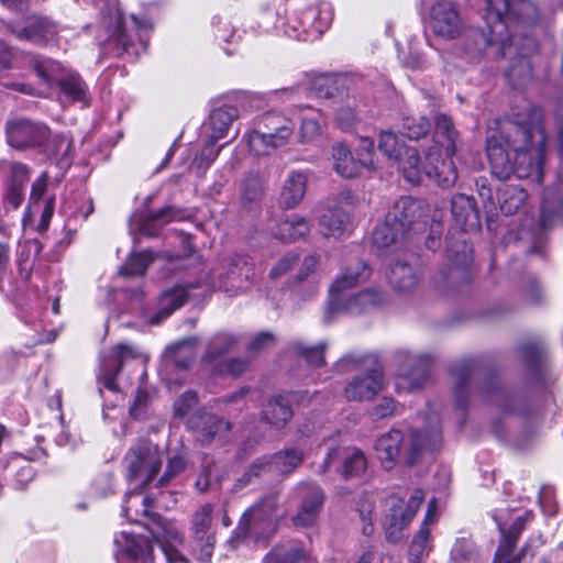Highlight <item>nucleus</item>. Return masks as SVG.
<instances>
[{"instance_id": "nucleus-1", "label": "nucleus", "mask_w": 563, "mask_h": 563, "mask_svg": "<svg viewBox=\"0 0 563 563\" xmlns=\"http://www.w3.org/2000/svg\"><path fill=\"white\" fill-rule=\"evenodd\" d=\"M489 24V36L482 31H473L465 43V52L478 58L487 47L499 46L504 57L527 56L534 51L532 37L523 33L538 18V8L532 0H484Z\"/></svg>"}, {"instance_id": "nucleus-2", "label": "nucleus", "mask_w": 563, "mask_h": 563, "mask_svg": "<svg viewBox=\"0 0 563 563\" xmlns=\"http://www.w3.org/2000/svg\"><path fill=\"white\" fill-rule=\"evenodd\" d=\"M378 150L397 164L409 183L419 184L423 174L443 188H450L456 181L457 174L451 158L453 148H446L443 157L440 144L435 143L430 148L423 165L417 148L407 143H378Z\"/></svg>"}, {"instance_id": "nucleus-3", "label": "nucleus", "mask_w": 563, "mask_h": 563, "mask_svg": "<svg viewBox=\"0 0 563 563\" xmlns=\"http://www.w3.org/2000/svg\"><path fill=\"white\" fill-rule=\"evenodd\" d=\"M440 441L439 418L433 415L428 429L413 428L406 433L391 429L376 440L374 448L382 466L391 470L398 461L407 465L416 464L424 454L437 449Z\"/></svg>"}, {"instance_id": "nucleus-4", "label": "nucleus", "mask_w": 563, "mask_h": 563, "mask_svg": "<svg viewBox=\"0 0 563 563\" xmlns=\"http://www.w3.org/2000/svg\"><path fill=\"white\" fill-rule=\"evenodd\" d=\"M369 275V271L364 263H360L354 268H349L342 274L330 288V300L324 311V320L331 321L332 318L342 311L358 313L371 307L383 302V295L377 290H364L357 295L346 294L345 290L364 282Z\"/></svg>"}, {"instance_id": "nucleus-5", "label": "nucleus", "mask_w": 563, "mask_h": 563, "mask_svg": "<svg viewBox=\"0 0 563 563\" xmlns=\"http://www.w3.org/2000/svg\"><path fill=\"white\" fill-rule=\"evenodd\" d=\"M162 463L163 455L158 446L148 441H140L125 454L126 478L136 487H144L155 477Z\"/></svg>"}, {"instance_id": "nucleus-6", "label": "nucleus", "mask_w": 563, "mask_h": 563, "mask_svg": "<svg viewBox=\"0 0 563 563\" xmlns=\"http://www.w3.org/2000/svg\"><path fill=\"white\" fill-rule=\"evenodd\" d=\"M423 492L415 489L408 501L393 496L388 499V514L384 522L385 537L388 542L397 543L404 537V530L411 522L421 501Z\"/></svg>"}, {"instance_id": "nucleus-7", "label": "nucleus", "mask_w": 563, "mask_h": 563, "mask_svg": "<svg viewBox=\"0 0 563 563\" xmlns=\"http://www.w3.org/2000/svg\"><path fill=\"white\" fill-rule=\"evenodd\" d=\"M254 276V268L249 257L236 255L223 261L212 276V285L230 295L247 287Z\"/></svg>"}, {"instance_id": "nucleus-8", "label": "nucleus", "mask_w": 563, "mask_h": 563, "mask_svg": "<svg viewBox=\"0 0 563 563\" xmlns=\"http://www.w3.org/2000/svg\"><path fill=\"white\" fill-rule=\"evenodd\" d=\"M531 518L532 514L530 511H522L515 515L514 511L509 509L499 510L494 515V520L501 533V542L495 558L497 563H517L518 559H509V555L526 522L530 521Z\"/></svg>"}, {"instance_id": "nucleus-9", "label": "nucleus", "mask_w": 563, "mask_h": 563, "mask_svg": "<svg viewBox=\"0 0 563 563\" xmlns=\"http://www.w3.org/2000/svg\"><path fill=\"white\" fill-rule=\"evenodd\" d=\"M428 26L435 36L443 40L457 37L463 30L457 4L450 0L435 1L429 10Z\"/></svg>"}, {"instance_id": "nucleus-10", "label": "nucleus", "mask_w": 563, "mask_h": 563, "mask_svg": "<svg viewBox=\"0 0 563 563\" xmlns=\"http://www.w3.org/2000/svg\"><path fill=\"white\" fill-rule=\"evenodd\" d=\"M276 512V496H267L244 512L239 529L257 538L266 537L275 528Z\"/></svg>"}, {"instance_id": "nucleus-11", "label": "nucleus", "mask_w": 563, "mask_h": 563, "mask_svg": "<svg viewBox=\"0 0 563 563\" xmlns=\"http://www.w3.org/2000/svg\"><path fill=\"white\" fill-rule=\"evenodd\" d=\"M384 388L382 365L375 358L365 361L364 372L353 377L344 388V396L350 401L372 399Z\"/></svg>"}, {"instance_id": "nucleus-12", "label": "nucleus", "mask_w": 563, "mask_h": 563, "mask_svg": "<svg viewBox=\"0 0 563 563\" xmlns=\"http://www.w3.org/2000/svg\"><path fill=\"white\" fill-rule=\"evenodd\" d=\"M399 374L396 378L398 393L418 390L430 379V361L428 357L402 352L399 354Z\"/></svg>"}, {"instance_id": "nucleus-13", "label": "nucleus", "mask_w": 563, "mask_h": 563, "mask_svg": "<svg viewBox=\"0 0 563 563\" xmlns=\"http://www.w3.org/2000/svg\"><path fill=\"white\" fill-rule=\"evenodd\" d=\"M7 29L18 38L41 46L48 44L57 34L56 25L49 19L38 15L10 21Z\"/></svg>"}, {"instance_id": "nucleus-14", "label": "nucleus", "mask_w": 563, "mask_h": 563, "mask_svg": "<svg viewBox=\"0 0 563 563\" xmlns=\"http://www.w3.org/2000/svg\"><path fill=\"white\" fill-rule=\"evenodd\" d=\"M212 506H200L192 515L190 531L194 538V549L202 563H209L212 556L216 538L211 531Z\"/></svg>"}, {"instance_id": "nucleus-15", "label": "nucleus", "mask_w": 563, "mask_h": 563, "mask_svg": "<svg viewBox=\"0 0 563 563\" xmlns=\"http://www.w3.org/2000/svg\"><path fill=\"white\" fill-rule=\"evenodd\" d=\"M117 563H154L152 544L146 537L121 531L114 537Z\"/></svg>"}, {"instance_id": "nucleus-16", "label": "nucleus", "mask_w": 563, "mask_h": 563, "mask_svg": "<svg viewBox=\"0 0 563 563\" xmlns=\"http://www.w3.org/2000/svg\"><path fill=\"white\" fill-rule=\"evenodd\" d=\"M333 464L345 479L358 478L367 470V459L357 448H347L342 452L336 448L330 449L323 461V471L329 470Z\"/></svg>"}, {"instance_id": "nucleus-17", "label": "nucleus", "mask_w": 563, "mask_h": 563, "mask_svg": "<svg viewBox=\"0 0 563 563\" xmlns=\"http://www.w3.org/2000/svg\"><path fill=\"white\" fill-rule=\"evenodd\" d=\"M302 462V455L295 450L279 452L269 457L258 459L250 470L238 479L239 487H243L251 482L252 476H257L266 471H275L280 474H288Z\"/></svg>"}, {"instance_id": "nucleus-18", "label": "nucleus", "mask_w": 563, "mask_h": 563, "mask_svg": "<svg viewBox=\"0 0 563 563\" xmlns=\"http://www.w3.org/2000/svg\"><path fill=\"white\" fill-rule=\"evenodd\" d=\"M238 118V110L234 107L223 106L214 109L209 119L202 125V133L208 141L229 139L234 141L239 135V129L233 126Z\"/></svg>"}, {"instance_id": "nucleus-19", "label": "nucleus", "mask_w": 563, "mask_h": 563, "mask_svg": "<svg viewBox=\"0 0 563 563\" xmlns=\"http://www.w3.org/2000/svg\"><path fill=\"white\" fill-rule=\"evenodd\" d=\"M373 154L369 147H365L354 155L344 143H340L334 152V168L342 177L353 178L363 169H373Z\"/></svg>"}, {"instance_id": "nucleus-20", "label": "nucleus", "mask_w": 563, "mask_h": 563, "mask_svg": "<svg viewBox=\"0 0 563 563\" xmlns=\"http://www.w3.org/2000/svg\"><path fill=\"white\" fill-rule=\"evenodd\" d=\"M387 216L405 235L426 217L422 202L411 197H401L397 200Z\"/></svg>"}, {"instance_id": "nucleus-21", "label": "nucleus", "mask_w": 563, "mask_h": 563, "mask_svg": "<svg viewBox=\"0 0 563 563\" xmlns=\"http://www.w3.org/2000/svg\"><path fill=\"white\" fill-rule=\"evenodd\" d=\"M5 131L10 141H45L51 136L45 124L25 118L8 120Z\"/></svg>"}, {"instance_id": "nucleus-22", "label": "nucleus", "mask_w": 563, "mask_h": 563, "mask_svg": "<svg viewBox=\"0 0 563 563\" xmlns=\"http://www.w3.org/2000/svg\"><path fill=\"white\" fill-rule=\"evenodd\" d=\"M544 143H526L522 147L515 150L514 172L519 177H527L532 172H539L545 152Z\"/></svg>"}, {"instance_id": "nucleus-23", "label": "nucleus", "mask_w": 563, "mask_h": 563, "mask_svg": "<svg viewBox=\"0 0 563 563\" xmlns=\"http://www.w3.org/2000/svg\"><path fill=\"white\" fill-rule=\"evenodd\" d=\"M140 352L136 347L128 344H118L113 349L112 360L106 361L102 364L100 382L102 386L109 390H115V376L121 369L123 363L130 358H136Z\"/></svg>"}, {"instance_id": "nucleus-24", "label": "nucleus", "mask_w": 563, "mask_h": 563, "mask_svg": "<svg viewBox=\"0 0 563 563\" xmlns=\"http://www.w3.org/2000/svg\"><path fill=\"white\" fill-rule=\"evenodd\" d=\"M109 31L111 32L108 40L109 46L113 45V54L121 56L124 53L139 54L140 49L135 47L132 36L128 33L122 14L119 9H114L110 15Z\"/></svg>"}, {"instance_id": "nucleus-25", "label": "nucleus", "mask_w": 563, "mask_h": 563, "mask_svg": "<svg viewBox=\"0 0 563 563\" xmlns=\"http://www.w3.org/2000/svg\"><path fill=\"white\" fill-rule=\"evenodd\" d=\"M140 487H136L126 493L125 499L122 506L123 516L132 522L151 523L154 515H151L152 499L147 496H143L139 492Z\"/></svg>"}, {"instance_id": "nucleus-26", "label": "nucleus", "mask_w": 563, "mask_h": 563, "mask_svg": "<svg viewBox=\"0 0 563 563\" xmlns=\"http://www.w3.org/2000/svg\"><path fill=\"white\" fill-rule=\"evenodd\" d=\"M145 527L162 550L164 547L176 548L183 542V536L176 525L159 516H153L151 523H145Z\"/></svg>"}, {"instance_id": "nucleus-27", "label": "nucleus", "mask_w": 563, "mask_h": 563, "mask_svg": "<svg viewBox=\"0 0 563 563\" xmlns=\"http://www.w3.org/2000/svg\"><path fill=\"white\" fill-rule=\"evenodd\" d=\"M510 143H487L486 152L494 174L506 178L514 172V153L509 152Z\"/></svg>"}, {"instance_id": "nucleus-28", "label": "nucleus", "mask_w": 563, "mask_h": 563, "mask_svg": "<svg viewBox=\"0 0 563 563\" xmlns=\"http://www.w3.org/2000/svg\"><path fill=\"white\" fill-rule=\"evenodd\" d=\"M188 291L184 286H177L164 291L158 299L157 312L150 319L151 323L158 324L164 319L168 318L176 309L185 303Z\"/></svg>"}, {"instance_id": "nucleus-29", "label": "nucleus", "mask_w": 563, "mask_h": 563, "mask_svg": "<svg viewBox=\"0 0 563 563\" xmlns=\"http://www.w3.org/2000/svg\"><path fill=\"white\" fill-rule=\"evenodd\" d=\"M177 218V212L174 208L167 207L157 212L150 213L146 216L135 217L132 222V228L137 225L139 232L142 235L146 236H156L159 229L175 220Z\"/></svg>"}, {"instance_id": "nucleus-30", "label": "nucleus", "mask_w": 563, "mask_h": 563, "mask_svg": "<svg viewBox=\"0 0 563 563\" xmlns=\"http://www.w3.org/2000/svg\"><path fill=\"white\" fill-rule=\"evenodd\" d=\"M190 427L195 428L198 439L202 443H209L214 437L222 435L230 429V423L214 415L205 413L190 420Z\"/></svg>"}, {"instance_id": "nucleus-31", "label": "nucleus", "mask_w": 563, "mask_h": 563, "mask_svg": "<svg viewBox=\"0 0 563 563\" xmlns=\"http://www.w3.org/2000/svg\"><path fill=\"white\" fill-rule=\"evenodd\" d=\"M291 417L292 410L285 396L273 397L262 411L263 420L275 429L283 428Z\"/></svg>"}, {"instance_id": "nucleus-32", "label": "nucleus", "mask_w": 563, "mask_h": 563, "mask_svg": "<svg viewBox=\"0 0 563 563\" xmlns=\"http://www.w3.org/2000/svg\"><path fill=\"white\" fill-rule=\"evenodd\" d=\"M29 65L46 85L57 84L65 69L59 62L49 57L32 54L29 56Z\"/></svg>"}, {"instance_id": "nucleus-33", "label": "nucleus", "mask_w": 563, "mask_h": 563, "mask_svg": "<svg viewBox=\"0 0 563 563\" xmlns=\"http://www.w3.org/2000/svg\"><path fill=\"white\" fill-rule=\"evenodd\" d=\"M434 507L435 501L431 500L423 523L409 547V554L417 561H420L431 550L430 529L428 525L434 520Z\"/></svg>"}, {"instance_id": "nucleus-34", "label": "nucleus", "mask_w": 563, "mask_h": 563, "mask_svg": "<svg viewBox=\"0 0 563 563\" xmlns=\"http://www.w3.org/2000/svg\"><path fill=\"white\" fill-rule=\"evenodd\" d=\"M238 344V338L229 332H220L213 335L209 343L207 352L202 358L203 363L209 366H213L217 364L219 358L233 350Z\"/></svg>"}, {"instance_id": "nucleus-35", "label": "nucleus", "mask_w": 563, "mask_h": 563, "mask_svg": "<svg viewBox=\"0 0 563 563\" xmlns=\"http://www.w3.org/2000/svg\"><path fill=\"white\" fill-rule=\"evenodd\" d=\"M452 214L455 222L462 228H472L477 224V212L474 199L465 195H456L452 198Z\"/></svg>"}, {"instance_id": "nucleus-36", "label": "nucleus", "mask_w": 563, "mask_h": 563, "mask_svg": "<svg viewBox=\"0 0 563 563\" xmlns=\"http://www.w3.org/2000/svg\"><path fill=\"white\" fill-rule=\"evenodd\" d=\"M196 338L184 339L166 349L165 357L179 368H187L196 356Z\"/></svg>"}, {"instance_id": "nucleus-37", "label": "nucleus", "mask_w": 563, "mask_h": 563, "mask_svg": "<svg viewBox=\"0 0 563 563\" xmlns=\"http://www.w3.org/2000/svg\"><path fill=\"white\" fill-rule=\"evenodd\" d=\"M418 274L416 269L407 263H396L390 268L389 283L400 292L412 290L418 285Z\"/></svg>"}, {"instance_id": "nucleus-38", "label": "nucleus", "mask_w": 563, "mask_h": 563, "mask_svg": "<svg viewBox=\"0 0 563 563\" xmlns=\"http://www.w3.org/2000/svg\"><path fill=\"white\" fill-rule=\"evenodd\" d=\"M309 230L310 228L302 217L292 216L277 223L274 235L284 242H292L303 238Z\"/></svg>"}, {"instance_id": "nucleus-39", "label": "nucleus", "mask_w": 563, "mask_h": 563, "mask_svg": "<svg viewBox=\"0 0 563 563\" xmlns=\"http://www.w3.org/2000/svg\"><path fill=\"white\" fill-rule=\"evenodd\" d=\"M306 190V177L301 173H291L286 179L280 202L286 208H294L303 197Z\"/></svg>"}, {"instance_id": "nucleus-40", "label": "nucleus", "mask_w": 563, "mask_h": 563, "mask_svg": "<svg viewBox=\"0 0 563 563\" xmlns=\"http://www.w3.org/2000/svg\"><path fill=\"white\" fill-rule=\"evenodd\" d=\"M446 256L451 262V275L463 274L472 263V249L464 241L450 244Z\"/></svg>"}, {"instance_id": "nucleus-41", "label": "nucleus", "mask_w": 563, "mask_h": 563, "mask_svg": "<svg viewBox=\"0 0 563 563\" xmlns=\"http://www.w3.org/2000/svg\"><path fill=\"white\" fill-rule=\"evenodd\" d=\"M563 207V198L553 190H548L542 199L540 227L545 229L554 224L560 217Z\"/></svg>"}, {"instance_id": "nucleus-42", "label": "nucleus", "mask_w": 563, "mask_h": 563, "mask_svg": "<svg viewBox=\"0 0 563 563\" xmlns=\"http://www.w3.org/2000/svg\"><path fill=\"white\" fill-rule=\"evenodd\" d=\"M347 217L343 210L335 208L329 209L322 213L321 220L319 221V233L325 236L340 235L346 223Z\"/></svg>"}, {"instance_id": "nucleus-43", "label": "nucleus", "mask_w": 563, "mask_h": 563, "mask_svg": "<svg viewBox=\"0 0 563 563\" xmlns=\"http://www.w3.org/2000/svg\"><path fill=\"white\" fill-rule=\"evenodd\" d=\"M394 223L395 222L388 219V216H386L385 222L374 230L372 240L377 247H388L393 243H396L406 238V235L400 230L396 229Z\"/></svg>"}, {"instance_id": "nucleus-44", "label": "nucleus", "mask_w": 563, "mask_h": 563, "mask_svg": "<svg viewBox=\"0 0 563 563\" xmlns=\"http://www.w3.org/2000/svg\"><path fill=\"white\" fill-rule=\"evenodd\" d=\"M155 261V256L150 251L132 252L125 263L120 268V274L125 276L144 275L147 266Z\"/></svg>"}, {"instance_id": "nucleus-45", "label": "nucleus", "mask_w": 563, "mask_h": 563, "mask_svg": "<svg viewBox=\"0 0 563 563\" xmlns=\"http://www.w3.org/2000/svg\"><path fill=\"white\" fill-rule=\"evenodd\" d=\"M527 191L519 187H509L503 194L500 210L506 216L518 213L527 200Z\"/></svg>"}, {"instance_id": "nucleus-46", "label": "nucleus", "mask_w": 563, "mask_h": 563, "mask_svg": "<svg viewBox=\"0 0 563 563\" xmlns=\"http://www.w3.org/2000/svg\"><path fill=\"white\" fill-rule=\"evenodd\" d=\"M263 563H311L303 549H274L263 560Z\"/></svg>"}, {"instance_id": "nucleus-47", "label": "nucleus", "mask_w": 563, "mask_h": 563, "mask_svg": "<svg viewBox=\"0 0 563 563\" xmlns=\"http://www.w3.org/2000/svg\"><path fill=\"white\" fill-rule=\"evenodd\" d=\"M57 85L74 101H79L85 96L86 86L78 74L65 71Z\"/></svg>"}, {"instance_id": "nucleus-48", "label": "nucleus", "mask_w": 563, "mask_h": 563, "mask_svg": "<svg viewBox=\"0 0 563 563\" xmlns=\"http://www.w3.org/2000/svg\"><path fill=\"white\" fill-rule=\"evenodd\" d=\"M317 520V496L309 495L299 506L297 514L292 517L296 527H310Z\"/></svg>"}, {"instance_id": "nucleus-49", "label": "nucleus", "mask_w": 563, "mask_h": 563, "mask_svg": "<svg viewBox=\"0 0 563 563\" xmlns=\"http://www.w3.org/2000/svg\"><path fill=\"white\" fill-rule=\"evenodd\" d=\"M453 563H476L477 552L472 541L457 539L451 551Z\"/></svg>"}, {"instance_id": "nucleus-50", "label": "nucleus", "mask_w": 563, "mask_h": 563, "mask_svg": "<svg viewBox=\"0 0 563 563\" xmlns=\"http://www.w3.org/2000/svg\"><path fill=\"white\" fill-rule=\"evenodd\" d=\"M373 509V503L367 497L360 498L356 504V511L362 521V533L366 537L373 536L375 530L372 518Z\"/></svg>"}, {"instance_id": "nucleus-51", "label": "nucleus", "mask_w": 563, "mask_h": 563, "mask_svg": "<svg viewBox=\"0 0 563 563\" xmlns=\"http://www.w3.org/2000/svg\"><path fill=\"white\" fill-rule=\"evenodd\" d=\"M152 400L151 391L145 387H139L133 404L130 407V415L134 419H142L146 416Z\"/></svg>"}, {"instance_id": "nucleus-52", "label": "nucleus", "mask_w": 563, "mask_h": 563, "mask_svg": "<svg viewBox=\"0 0 563 563\" xmlns=\"http://www.w3.org/2000/svg\"><path fill=\"white\" fill-rule=\"evenodd\" d=\"M211 367L220 375L238 376L247 369L249 362L245 358H231L224 362L220 361Z\"/></svg>"}, {"instance_id": "nucleus-53", "label": "nucleus", "mask_w": 563, "mask_h": 563, "mask_svg": "<svg viewBox=\"0 0 563 563\" xmlns=\"http://www.w3.org/2000/svg\"><path fill=\"white\" fill-rule=\"evenodd\" d=\"M434 135L445 141H454L459 136V133L455 130L451 118L445 114H438L435 117Z\"/></svg>"}, {"instance_id": "nucleus-54", "label": "nucleus", "mask_w": 563, "mask_h": 563, "mask_svg": "<svg viewBox=\"0 0 563 563\" xmlns=\"http://www.w3.org/2000/svg\"><path fill=\"white\" fill-rule=\"evenodd\" d=\"M405 125L408 129L407 137L409 141L423 139L430 128L428 120L423 117H420L418 120L408 118Z\"/></svg>"}, {"instance_id": "nucleus-55", "label": "nucleus", "mask_w": 563, "mask_h": 563, "mask_svg": "<svg viewBox=\"0 0 563 563\" xmlns=\"http://www.w3.org/2000/svg\"><path fill=\"white\" fill-rule=\"evenodd\" d=\"M197 404V394L192 390L184 393L174 404L175 415L185 417Z\"/></svg>"}, {"instance_id": "nucleus-56", "label": "nucleus", "mask_w": 563, "mask_h": 563, "mask_svg": "<svg viewBox=\"0 0 563 563\" xmlns=\"http://www.w3.org/2000/svg\"><path fill=\"white\" fill-rule=\"evenodd\" d=\"M519 136L525 141H544L545 135L543 129L539 124V122L530 123L529 125L519 124L518 128Z\"/></svg>"}, {"instance_id": "nucleus-57", "label": "nucleus", "mask_w": 563, "mask_h": 563, "mask_svg": "<svg viewBox=\"0 0 563 563\" xmlns=\"http://www.w3.org/2000/svg\"><path fill=\"white\" fill-rule=\"evenodd\" d=\"M29 170L25 165L12 163L10 166V176L7 186L23 187L27 181Z\"/></svg>"}, {"instance_id": "nucleus-58", "label": "nucleus", "mask_w": 563, "mask_h": 563, "mask_svg": "<svg viewBox=\"0 0 563 563\" xmlns=\"http://www.w3.org/2000/svg\"><path fill=\"white\" fill-rule=\"evenodd\" d=\"M397 412L398 406L390 397H383L373 409V415L378 419L391 417Z\"/></svg>"}, {"instance_id": "nucleus-59", "label": "nucleus", "mask_w": 563, "mask_h": 563, "mask_svg": "<svg viewBox=\"0 0 563 563\" xmlns=\"http://www.w3.org/2000/svg\"><path fill=\"white\" fill-rule=\"evenodd\" d=\"M185 468V461L181 456L175 455L168 460L167 468L164 476L158 481V485L163 486L168 481L179 474Z\"/></svg>"}, {"instance_id": "nucleus-60", "label": "nucleus", "mask_w": 563, "mask_h": 563, "mask_svg": "<svg viewBox=\"0 0 563 563\" xmlns=\"http://www.w3.org/2000/svg\"><path fill=\"white\" fill-rule=\"evenodd\" d=\"M290 136V130L286 126H280L276 133L274 132H265V131H252L250 134H249V140L247 141H256V140H262V141H266L267 139L269 140H279V141H284V140H287L288 137Z\"/></svg>"}, {"instance_id": "nucleus-61", "label": "nucleus", "mask_w": 563, "mask_h": 563, "mask_svg": "<svg viewBox=\"0 0 563 563\" xmlns=\"http://www.w3.org/2000/svg\"><path fill=\"white\" fill-rule=\"evenodd\" d=\"M47 187V176L41 175L32 185L30 206L36 208L40 200L44 197Z\"/></svg>"}, {"instance_id": "nucleus-62", "label": "nucleus", "mask_w": 563, "mask_h": 563, "mask_svg": "<svg viewBox=\"0 0 563 563\" xmlns=\"http://www.w3.org/2000/svg\"><path fill=\"white\" fill-rule=\"evenodd\" d=\"M275 336L272 332L264 331L253 336L249 344V350L252 352H260L271 346L274 343Z\"/></svg>"}, {"instance_id": "nucleus-63", "label": "nucleus", "mask_w": 563, "mask_h": 563, "mask_svg": "<svg viewBox=\"0 0 563 563\" xmlns=\"http://www.w3.org/2000/svg\"><path fill=\"white\" fill-rule=\"evenodd\" d=\"M339 81L336 77L322 75L319 76V98L323 93L324 97H333L334 91L339 90Z\"/></svg>"}, {"instance_id": "nucleus-64", "label": "nucleus", "mask_w": 563, "mask_h": 563, "mask_svg": "<svg viewBox=\"0 0 563 563\" xmlns=\"http://www.w3.org/2000/svg\"><path fill=\"white\" fill-rule=\"evenodd\" d=\"M297 263V256L294 254H289L280 258L274 267L271 269L269 276L272 278H278L286 274L291 266Z\"/></svg>"}]
</instances>
